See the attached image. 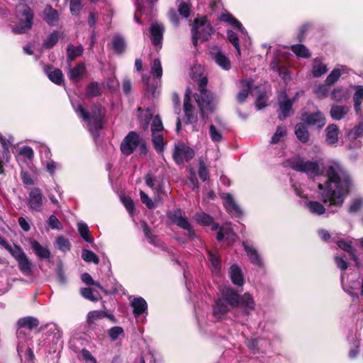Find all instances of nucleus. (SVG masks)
<instances>
[{"label":"nucleus","mask_w":363,"mask_h":363,"mask_svg":"<svg viewBox=\"0 0 363 363\" xmlns=\"http://www.w3.org/2000/svg\"><path fill=\"white\" fill-rule=\"evenodd\" d=\"M139 144V135L135 132H130L121 143V150L123 155H130Z\"/></svg>","instance_id":"9"},{"label":"nucleus","mask_w":363,"mask_h":363,"mask_svg":"<svg viewBox=\"0 0 363 363\" xmlns=\"http://www.w3.org/2000/svg\"><path fill=\"white\" fill-rule=\"evenodd\" d=\"M151 130L152 133H162L163 131V125L160 118L158 116H156L152 119Z\"/></svg>","instance_id":"58"},{"label":"nucleus","mask_w":363,"mask_h":363,"mask_svg":"<svg viewBox=\"0 0 363 363\" xmlns=\"http://www.w3.org/2000/svg\"><path fill=\"white\" fill-rule=\"evenodd\" d=\"M350 111V108L346 106L335 105L333 106L330 110V116L334 120H340Z\"/></svg>","instance_id":"33"},{"label":"nucleus","mask_w":363,"mask_h":363,"mask_svg":"<svg viewBox=\"0 0 363 363\" xmlns=\"http://www.w3.org/2000/svg\"><path fill=\"white\" fill-rule=\"evenodd\" d=\"M177 4L179 14L184 18H187L190 13V5L182 0H177Z\"/></svg>","instance_id":"53"},{"label":"nucleus","mask_w":363,"mask_h":363,"mask_svg":"<svg viewBox=\"0 0 363 363\" xmlns=\"http://www.w3.org/2000/svg\"><path fill=\"white\" fill-rule=\"evenodd\" d=\"M199 176L200 179L206 182L208 179L209 172L203 161H200L199 167Z\"/></svg>","instance_id":"60"},{"label":"nucleus","mask_w":363,"mask_h":363,"mask_svg":"<svg viewBox=\"0 0 363 363\" xmlns=\"http://www.w3.org/2000/svg\"><path fill=\"white\" fill-rule=\"evenodd\" d=\"M238 303V294L230 288L224 289L222 296L218 299L213 306V316L217 319H221L230 308L236 307Z\"/></svg>","instance_id":"2"},{"label":"nucleus","mask_w":363,"mask_h":363,"mask_svg":"<svg viewBox=\"0 0 363 363\" xmlns=\"http://www.w3.org/2000/svg\"><path fill=\"white\" fill-rule=\"evenodd\" d=\"M43 195L39 188H32L28 193L27 204L32 211L40 212L43 207Z\"/></svg>","instance_id":"8"},{"label":"nucleus","mask_w":363,"mask_h":363,"mask_svg":"<svg viewBox=\"0 0 363 363\" xmlns=\"http://www.w3.org/2000/svg\"><path fill=\"white\" fill-rule=\"evenodd\" d=\"M328 69L325 65H323L321 60L316 58L313 62L312 74L314 77H319L321 75L326 73Z\"/></svg>","instance_id":"37"},{"label":"nucleus","mask_w":363,"mask_h":363,"mask_svg":"<svg viewBox=\"0 0 363 363\" xmlns=\"http://www.w3.org/2000/svg\"><path fill=\"white\" fill-rule=\"evenodd\" d=\"M45 72L50 81L56 84L60 85L63 82V74L59 69L48 67Z\"/></svg>","instance_id":"29"},{"label":"nucleus","mask_w":363,"mask_h":363,"mask_svg":"<svg viewBox=\"0 0 363 363\" xmlns=\"http://www.w3.org/2000/svg\"><path fill=\"white\" fill-rule=\"evenodd\" d=\"M347 70L346 67L340 66L338 68L333 69L331 73L326 78V84L329 86L335 84L340 77V76L345 73Z\"/></svg>","instance_id":"34"},{"label":"nucleus","mask_w":363,"mask_h":363,"mask_svg":"<svg viewBox=\"0 0 363 363\" xmlns=\"http://www.w3.org/2000/svg\"><path fill=\"white\" fill-rule=\"evenodd\" d=\"M306 206L311 213L317 216H321L325 212L324 206L318 201H308Z\"/></svg>","instance_id":"40"},{"label":"nucleus","mask_w":363,"mask_h":363,"mask_svg":"<svg viewBox=\"0 0 363 363\" xmlns=\"http://www.w3.org/2000/svg\"><path fill=\"white\" fill-rule=\"evenodd\" d=\"M72 105L77 116L83 123L84 127L91 132V113L89 109L82 104L78 103L75 104L72 102Z\"/></svg>","instance_id":"14"},{"label":"nucleus","mask_w":363,"mask_h":363,"mask_svg":"<svg viewBox=\"0 0 363 363\" xmlns=\"http://www.w3.org/2000/svg\"><path fill=\"white\" fill-rule=\"evenodd\" d=\"M331 97L335 101H341L344 99H346L347 97L346 91L345 89L342 88L335 89L332 94Z\"/></svg>","instance_id":"61"},{"label":"nucleus","mask_w":363,"mask_h":363,"mask_svg":"<svg viewBox=\"0 0 363 363\" xmlns=\"http://www.w3.org/2000/svg\"><path fill=\"white\" fill-rule=\"evenodd\" d=\"M295 134L297 138L302 143H306L308 140V132L303 123H298L296 126Z\"/></svg>","instance_id":"42"},{"label":"nucleus","mask_w":363,"mask_h":363,"mask_svg":"<svg viewBox=\"0 0 363 363\" xmlns=\"http://www.w3.org/2000/svg\"><path fill=\"white\" fill-rule=\"evenodd\" d=\"M168 217L177 225L186 230L189 238H194L195 237V233L192 230L191 224L186 217L182 216L180 213L177 212L169 213Z\"/></svg>","instance_id":"15"},{"label":"nucleus","mask_w":363,"mask_h":363,"mask_svg":"<svg viewBox=\"0 0 363 363\" xmlns=\"http://www.w3.org/2000/svg\"><path fill=\"white\" fill-rule=\"evenodd\" d=\"M85 73V67L84 65H77L69 69V78L72 82H78Z\"/></svg>","instance_id":"38"},{"label":"nucleus","mask_w":363,"mask_h":363,"mask_svg":"<svg viewBox=\"0 0 363 363\" xmlns=\"http://www.w3.org/2000/svg\"><path fill=\"white\" fill-rule=\"evenodd\" d=\"M194 156V152L191 147L184 144L175 145L173 158L177 164H182L189 161Z\"/></svg>","instance_id":"10"},{"label":"nucleus","mask_w":363,"mask_h":363,"mask_svg":"<svg viewBox=\"0 0 363 363\" xmlns=\"http://www.w3.org/2000/svg\"><path fill=\"white\" fill-rule=\"evenodd\" d=\"M230 275L232 282L238 286L244 284V278L241 269L236 265H232L230 269Z\"/></svg>","instance_id":"28"},{"label":"nucleus","mask_w":363,"mask_h":363,"mask_svg":"<svg viewBox=\"0 0 363 363\" xmlns=\"http://www.w3.org/2000/svg\"><path fill=\"white\" fill-rule=\"evenodd\" d=\"M299 92H296V95L292 99H289L285 91H283L279 96V105L280 113H279V118L280 120L284 119L287 117L290 113L292 105L294 101L298 98Z\"/></svg>","instance_id":"12"},{"label":"nucleus","mask_w":363,"mask_h":363,"mask_svg":"<svg viewBox=\"0 0 363 363\" xmlns=\"http://www.w3.org/2000/svg\"><path fill=\"white\" fill-rule=\"evenodd\" d=\"M363 100V86H358L354 95V108L356 111L358 112L361 109V104Z\"/></svg>","instance_id":"51"},{"label":"nucleus","mask_w":363,"mask_h":363,"mask_svg":"<svg viewBox=\"0 0 363 363\" xmlns=\"http://www.w3.org/2000/svg\"><path fill=\"white\" fill-rule=\"evenodd\" d=\"M301 120L306 123L318 128H323L325 124V117L320 111L313 113H303Z\"/></svg>","instance_id":"16"},{"label":"nucleus","mask_w":363,"mask_h":363,"mask_svg":"<svg viewBox=\"0 0 363 363\" xmlns=\"http://www.w3.org/2000/svg\"><path fill=\"white\" fill-rule=\"evenodd\" d=\"M152 141L155 150L162 152L164 149V143L162 133H152Z\"/></svg>","instance_id":"43"},{"label":"nucleus","mask_w":363,"mask_h":363,"mask_svg":"<svg viewBox=\"0 0 363 363\" xmlns=\"http://www.w3.org/2000/svg\"><path fill=\"white\" fill-rule=\"evenodd\" d=\"M62 37V34L57 30H53L46 36L43 43V48L47 50L52 48Z\"/></svg>","instance_id":"25"},{"label":"nucleus","mask_w":363,"mask_h":363,"mask_svg":"<svg viewBox=\"0 0 363 363\" xmlns=\"http://www.w3.org/2000/svg\"><path fill=\"white\" fill-rule=\"evenodd\" d=\"M56 244L59 250L62 252H67L70 249V243L69 240L62 236L58 237L56 240Z\"/></svg>","instance_id":"59"},{"label":"nucleus","mask_w":363,"mask_h":363,"mask_svg":"<svg viewBox=\"0 0 363 363\" xmlns=\"http://www.w3.org/2000/svg\"><path fill=\"white\" fill-rule=\"evenodd\" d=\"M221 197L224 201V206L230 214L236 217L241 216L242 211L231 194H223Z\"/></svg>","instance_id":"21"},{"label":"nucleus","mask_w":363,"mask_h":363,"mask_svg":"<svg viewBox=\"0 0 363 363\" xmlns=\"http://www.w3.org/2000/svg\"><path fill=\"white\" fill-rule=\"evenodd\" d=\"M241 84L242 89L237 96V100L239 103H243L247 99L249 92L252 89V82L248 80H242L241 82Z\"/></svg>","instance_id":"35"},{"label":"nucleus","mask_w":363,"mask_h":363,"mask_svg":"<svg viewBox=\"0 0 363 363\" xmlns=\"http://www.w3.org/2000/svg\"><path fill=\"white\" fill-rule=\"evenodd\" d=\"M238 304L242 311L245 315H249L255 309V303L252 296L249 293L244 294L242 296H238Z\"/></svg>","instance_id":"20"},{"label":"nucleus","mask_w":363,"mask_h":363,"mask_svg":"<svg viewBox=\"0 0 363 363\" xmlns=\"http://www.w3.org/2000/svg\"><path fill=\"white\" fill-rule=\"evenodd\" d=\"M194 218L198 223L203 225H210L213 223V218L203 212L197 213Z\"/></svg>","instance_id":"48"},{"label":"nucleus","mask_w":363,"mask_h":363,"mask_svg":"<svg viewBox=\"0 0 363 363\" xmlns=\"http://www.w3.org/2000/svg\"><path fill=\"white\" fill-rule=\"evenodd\" d=\"M327 180L318 184L320 199L325 204L340 207L349 194L352 181L344 167L333 161L326 169Z\"/></svg>","instance_id":"1"},{"label":"nucleus","mask_w":363,"mask_h":363,"mask_svg":"<svg viewBox=\"0 0 363 363\" xmlns=\"http://www.w3.org/2000/svg\"><path fill=\"white\" fill-rule=\"evenodd\" d=\"M223 239L230 240V242H234L235 240V234L232 228L228 225L222 226L217 234L218 240L220 241Z\"/></svg>","instance_id":"30"},{"label":"nucleus","mask_w":363,"mask_h":363,"mask_svg":"<svg viewBox=\"0 0 363 363\" xmlns=\"http://www.w3.org/2000/svg\"><path fill=\"white\" fill-rule=\"evenodd\" d=\"M211 57L216 63L223 69L228 70L230 68V62L218 47H213L210 50Z\"/></svg>","instance_id":"17"},{"label":"nucleus","mask_w":363,"mask_h":363,"mask_svg":"<svg viewBox=\"0 0 363 363\" xmlns=\"http://www.w3.org/2000/svg\"><path fill=\"white\" fill-rule=\"evenodd\" d=\"M47 329L46 331V338L52 339V340H59L62 338V332L57 325L54 323H49L45 326Z\"/></svg>","instance_id":"27"},{"label":"nucleus","mask_w":363,"mask_h":363,"mask_svg":"<svg viewBox=\"0 0 363 363\" xmlns=\"http://www.w3.org/2000/svg\"><path fill=\"white\" fill-rule=\"evenodd\" d=\"M6 250L10 252L17 262L26 255L22 248L16 245H10Z\"/></svg>","instance_id":"46"},{"label":"nucleus","mask_w":363,"mask_h":363,"mask_svg":"<svg viewBox=\"0 0 363 363\" xmlns=\"http://www.w3.org/2000/svg\"><path fill=\"white\" fill-rule=\"evenodd\" d=\"M48 226L53 230H60L62 228V225L59 219L55 216L51 215L47 220Z\"/></svg>","instance_id":"57"},{"label":"nucleus","mask_w":363,"mask_h":363,"mask_svg":"<svg viewBox=\"0 0 363 363\" xmlns=\"http://www.w3.org/2000/svg\"><path fill=\"white\" fill-rule=\"evenodd\" d=\"M31 248L35 254L40 258H48L50 257V251L43 247L38 241L33 240L30 243Z\"/></svg>","instance_id":"39"},{"label":"nucleus","mask_w":363,"mask_h":363,"mask_svg":"<svg viewBox=\"0 0 363 363\" xmlns=\"http://www.w3.org/2000/svg\"><path fill=\"white\" fill-rule=\"evenodd\" d=\"M291 50L298 56L301 57H309L311 53L303 45H294L291 46Z\"/></svg>","instance_id":"49"},{"label":"nucleus","mask_w":363,"mask_h":363,"mask_svg":"<svg viewBox=\"0 0 363 363\" xmlns=\"http://www.w3.org/2000/svg\"><path fill=\"white\" fill-rule=\"evenodd\" d=\"M228 38L230 42L234 45L235 49L237 50L238 56H240V48L238 42V37L236 33L233 31L228 32Z\"/></svg>","instance_id":"63"},{"label":"nucleus","mask_w":363,"mask_h":363,"mask_svg":"<svg viewBox=\"0 0 363 363\" xmlns=\"http://www.w3.org/2000/svg\"><path fill=\"white\" fill-rule=\"evenodd\" d=\"M213 33V29L205 16L196 18L191 28L193 45L196 47L199 40L201 42L208 40Z\"/></svg>","instance_id":"5"},{"label":"nucleus","mask_w":363,"mask_h":363,"mask_svg":"<svg viewBox=\"0 0 363 363\" xmlns=\"http://www.w3.org/2000/svg\"><path fill=\"white\" fill-rule=\"evenodd\" d=\"M208 257L213 274H218L220 268V261L216 251H208Z\"/></svg>","instance_id":"41"},{"label":"nucleus","mask_w":363,"mask_h":363,"mask_svg":"<svg viewBox=\"0 0 363 363\" xmlns=\"http://www.w3.org/2000/svg\"><path fill=\"white\" fill-rule=\"evenodd\" d=\"M164 31V28L162 24L157 22L151 24L150 32L151 34L152 43L155 46L161 47Z\"/></svg>","instance_id":"19"},{"label":"nucleus","mask_w":363,"mask_h":363,"mask_svg":"<svg viewBox=\"0 0 363 363\" xmlns=\"http://www.w3.org/2000/svg\"><path fill=\"white\" fill-rule=\"evenodd\" d=\"M131 306L133 308V313L135 317L143 314H147V304L145 300L141 297L135 298L131 302Z\"/></svg>","instance_id":"24"},{"label":"nucleus","mask_w":363,"mask_h":363,"mask_svg":"<svg viewBox=\"0 0 363 363\" xmlns=\"http://www.w3.org/2000/svg\"><path fill=\"white\" fill-rule=\"evenodd\" d=\"M83 48L81 45L74 46L73 45H69L67 49V60L72 62L76 57L80 56L82 54Z\"/></svg>","instance_id":"44"},{"label":"nucleus","mask_w":363,"mask_h":363,"mask_svg":"<svg viewBox=\"0 0 363 363\" xmlns=\"http://www.w3.org/2000/svg\"><path fill=\"white\" fill-rule=\"evenodd\" d=\"M286 134V128L283 126H278L277 130L272 138L271 143L276 144L282 140Z\"/></svg>","instance_id":"52"},{"label":"nucleus","mask_w":363,"mask_h":363,"mask_svg":"<svg viewBox=\"0 0 363 363\" xmlns=\"http://www.w3.org/2000/svg\"><path fill=\"white\" fill-rule=\"evenodd\" d=\"M151 74L155 78L160 79L162 76V68L160 60L155 59L151 66Z\"/></svg>","instance_id":"50"},{"label":"nucleus","mask_w":363,"mask_h":363,"mask_svg":"<svg viewBox=\"0 0 363 363\" xmlns=\"http://www.w3.org/2000/svg\"><path fill=\"white\" fill-rule=\"evenodd\" d=\"M220 20L221 21L230 23L235 28L238 29L242 33H244L245 29L242 27V24L238 21H237L231 14L223 13L220 16Z\"/></svg>","instance_id":"36"},{"label":"nucleus","mask_w":363,"mask_h":363,"mask_svg":"<svg viewBox=\"0 0 363 363\" xmlns=\"http://www.w3.org/2000/svg\"><path fill=\"white\" fill-rule=\"evenodd\" d=\"M86 1V0H69V6L72 13L77 15Z\"/></svg>","instance_id":"55"},{"label":"nucleus","mask_w":363,"mask_h":363,"mask_svg":"<svg viewBox=\"0 0 363 363\" xmlns=\"http://www.w3.org/2000/svg\"><path fill=\"white\" fill-rule=\"evenodd\" d=\"M16 16L18 24L12 28L14 34H23L28 32L33 26L34 13L26 4H22L17 7Z\"/></svg>","instance_id":"3"},{"label":"nucleus","mask_w":363,"mask_h":363,"mask_svg":"<svg viewBox=\"0 0 363 363\" xmlns=\"http://www.w3.org/2000/svg\"><path fill=\"white\" fill-rule=\"evenodd\" d=\"M209 135L211 139L214 143H219L222 140V133L215 125H211L209 128Z\"/></svg>","instance_id":"56"},{"label":"nucleus","mask_w":363,"mask_h":363,"mask_svg":"<svg viewBox=\"0 0 363 363\" xmlns=\"http://www.w3.org/2000/svg\"><path fill=\"white\" fill-rule=\"evenodd\" d=\"M43 18L50 26H55L59 21L58 12L50 5H47L43 11Z\"/></svg>","instance_id":"22"},{"label":"nucleus","mask_w":363,"mask_h":363,"mask_svg":"<svg viewBox=\"0 0 363 363\" xmlns=\"http://www.w3.org/2000/svg\"><path fill=\"white\" fill-rule=\"evenodd\" d=\"M146 184L152 189H155L157 192V196L160 197V194L162 191V187L161 184L156 185V179L151 175H146L145 178Z\"/></svg>","instance_id":"47"},{"label":"nucleus","mask_w":363,"mask_h":363,"mask_svg":"<svg viewBox=\"0 0 363 363\" xmlns=\"http://www.w3.org/2000/svg\"><path fill=\"white\" fill-rule=\"evenodd\" d=\"M17 262L18 268L22 273L27 275L31 272L33 264L26 255H25Z\"/></svg>","instance_id":"45"},{"label":"nucleus","mask_w":363,"mask_h":363,"mask_svg":"<svg viewBox=\"0 0 363 363\" xmlns=\"http://www.w3.org/2000/svg\"><path fill=\"white\" fill-rule=\"evenodd\" d=\"M332 241L335 242L337 245L342 250L347 252L355 262L356 266H359L358 257L355 255V250L353 247L352 239H342L338 237V234H335L332 238Z\"/></svg>","instance_id":"11"},{"label":"nucleus","mask_w":363,"mask_h":363,"mask_svg":"<svg viewBox=\"0 0 363 363\" xmlns=\"http://www.w3.org/2000/svg\"><path fill=\"white\" fill-rule=\"evenodd\" d=\"M208 83L206 77H203L199 80V86L200 89L199 94H195L194 97L201 111V115L203 118H205L206 112H211L214 109L215 104L211 94L205 89Z\"/></svg>","instance_id":"4"},{"label":"nucleus","mask_w":363,"mask_h":363,"mask_svg":"<svg viewBox=\"0 0 363 363\" xmlns=\"http://www.w3.org/2000/svg\"><path fill=\"white\" fill-rule=\"evenodd\" d=\"M19 154L29 160H32L34 157L33 149L29 146H23L19 149Z\"/></svg>","instance_id":"64"},{"label":"nucleus","mask_w":363,"mask_h":363,"mask_svg":"<svg viewBox=\"0 0 363 363\" xmlns=\"http://www.w3.org/2000/svg\"><path fill=\"white\" fill-rule=\"evenodd\" d=\"M77 225H78V230H79L81 236L86 242H90L91 238L89 235V226L83 222H79Z\"/></svg>","instance_id":"54"},{"label":"nucleus","mask_w":363,"mask_h":363,"mask_svg":"<svg viewBox=\"0 0 363 363\" xmlns=\"http://www.w3.org/2000/svg\"><path fill=\"white\" fill-rule=\"evenodd\" d=\"M287 165L297 172H304L311 177L318 176L323 172L318 161H304L299 157H295L289 160Z\"/></svg>","instance_id":"6"},{"label":"nucleus","mask_w":363,"mask_h":363,"mask_svg":"<svg viewBox=\"0 0 363 363\" xmlns=\"http://www.w3.org/2000/svg\"><path fill=\"white\" fill-rule=\"evenodd\" d=\"M112 46L115 52L122 54L126 49V43L123 36L116 34L112 38Z\"/></svg>","instance_id":"26"},{"label":"nucleus","mask_w":363,"mask_h":363,"mask_svg":"<svg viewBox=\"0 0 363 363\" xmlns=\"http://www.w3.org/2000/svg\"><path fill=\"white\" fill-rule=\"evenodd\" d=\"M40 324L38 318L33 316H26L19 318L16 322V337L18 340H26L30 338L32 330Z\"/></svg>","instance_id":"7"},{"label":"nucleus","mask_w":363,"mask_h":363,"mask_svg":"<svg viewBox=\"0 0 363 363\" xmlns=\"http://www.w3.org/2000/svg\"><path fill=\"white\" fill-rule=\"evenodd\" d=\"M328 91L329 89L325 84H320L317 86L314 91L315 95L320 99L326 97L328 96Z\"/></svg>","instance_id":"62"},{"label":"nucleus","mask_w":363,"mask_h":363,"mask_svg":"<svg viewBox=\"0 0 363 363\" xmlns=\"http://www.w3.org/2000/svg\"><path fill=\"white\" fill-rule=\"evenodd\" d=\"M189 96L186 94L184 99V111L186 123H196L197 122V112L190 102Z\"/></svg>","instance_id":"18"},{"label":"nucleus","mask_w":363,"mask_h":363,"mask_svg":"<svg viewBox=\"0 0 363 363\" xmlns=\"http://www.w3.org/2000/svg\"><path fill=\"white\" fill-rule=\"evenodd\" d=\"M326 142L329 145H333L338 140V128L335 124L329 125L326 130Z\"/></svg>","instance_id":"31"},{"label":"nucleus","mask_w":363,"mask_h":363,"mask_svg":"<svg viewBox=\"0 0 363 363\" xmlns=\"http://www.w3.org/2000/svg\"><path fill=\"white\" fill-rule=\"evenodd\" d=\"M105 110L100 105L92 107V132L103 128L106 123Z\"/></svg>","instance_id":"13"},{"label":"nucleus","mask_w":363,"mask_h":363,"mask_svg":"<svg viewBox=\"0 0 363 363\" xmlns=\"http://www.w3.org/2000/svg\"><path fill=\"white\" fill-rule=\"evenodd\" d=\"M245 250L251 262L256 265H261L262 260L257 251L252 246H249L246 242H242Z\"/></svg>","instance_id":"32"},{"label":"nucleus","mask_w":363,"mask_h":363,"mask_svg":"<svg viewBox=\"0 0 363 363\" xmlns=\"http://www.w3.org/2000/svg\"><path fill=\"white\" fill-rule=\"evenodd\" d=\"M42 152H44L48 160L45 162L43 164L45 167L47 172L51 175H54L56 170L60 167V164L55 162L50 158L51 152L50 149L46 145L41 146Z\"/></svg>","instance_id":"23"}]
</instances>
